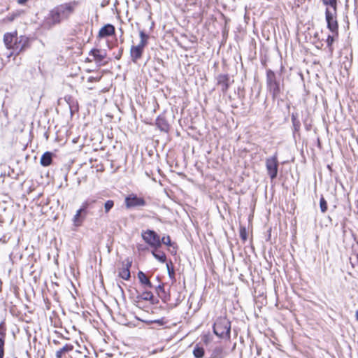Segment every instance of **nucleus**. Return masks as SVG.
<instances>
[{
	"mask_svg": "<svg viewBox=\"0 0 358 358\" xmlns=\"http://www.w3.org/2000/svg\"><path fill=\"white\" fill-rule=\"evenodd\" d=\"M217 85L223 93H226L229 87L230 78L228 74H220L217 77Z\"/></svg>",
	"mask_w": 358,
	"mask_h": 358,
	"instance_id": "obj_11",
	"label": "nucleus"
},
{
	"mask_svg": "<svg viewBox=\"0 0 358 358\" xmlns=\"http://www.w3.org/2000/svg\"><path fill=\"white\" fill-rule=\"evenodd\" d=\"M320 207L322 213H325L327 210V203L323 196L320 198Z\"/></svg>",
	"mask_w": 358,
	"mask_h": 358,
	"instance_id": "obj_26",
	"label": "nucleus"
},
{
	"mask_svg": "<svg viewBox=\"0 0 358 358\" xmlns=\"http://www.w3.org/2000/svg\"><path fill=\"white\" fill-rule=\"evenodd\" d=\"M92 55L96 63L101 64L102 61L106 57V52L105 50L93 49L90 52Z\"/></svg>",
	"mask_w": 358,
	"mask_h": 358,
	"instance_id": "obj_12",
	"label": "nucleus"
},
{
	"mask_svg": "<svg viewBox=\"0 0 358 358\" xmlns=\"http://www.w3.org/2000/svg\"><path fill=\"white\" fill-rule=\"evenodd\" d=\"M163 243L166 245H168V246H170L171 245V238L169 236H164L162 239H161V244Z\"/></svg>",
	"mask_w": 358,
	"mask_h": 358,
	"instance_id": "obj_29",
	"label": "nucleus"
},
{
	"mask_svg": "<svg viewBox=\"0 0 358 358\" xmlns=\"http://www.w3.org/2000/svg\"><path fill=\"white\" fill-rule=\"evenodd\" d=\"M28 0H17V2L20 5H24Z\"/></svg>",
	"mask_w": 358,
	"mask_h": 358,
	"instance_id": "obj_35",
	"label": "nucleus"
},
{
	"mask_svg": "<svg viewBox=\"0 0 358 358\" xmlns=\"http://www.w3.org/2000/svg\"><path fill=\"white\" fill-rule=\"evenodd\" d=\"M166 266H167V270H168V273H169V275L171 278H174V275H175V273H174V270L173 268H171L169 266V264H166Z\"/></svg>",
	"mask_w": 358,
	"mask_h": 358,
	"instance_id": "obj_32",
	"label": "nucleus"
},
{
	"mask_svg": "<svg viewBox=\"0 0 358 358\" xmlns=\"http://www.w3.org/2000/svg\"><path fill=\"white\" fill-rule=\"evenodd\" d=\"M6 327L4 326L3 322L0 323V337H2L3 338H5L6 337Z\"/></svg>",
	"mask_w": 358,
	"mask_h": 358,
	"instance_id": "obj_30",
	"label": "nucleus"
},
{
	"mask_svg": "<svg viewBox=\"0 0 358 358\" xmlns=\"http://www.w3.org/2000/svg\"><path fill=\"white\" fill-rule=\"evenodd\" d=\"M152 253V255L155 257V258L156 259H157L159 262H160L162 263H164L166 262V255L164 254V252H157L155 251H153Z\"/></svg>",
	"mask_w": 358,
	"mask_h": 358,
	"instance_id": "obj_23",
	"label": "nucleus"
},
{
	"mask_svg": "<svg viewBox=\"0 0 358 358\" xmlns=\"http://www.w3.org/2000/svg\"><path fill=\"white\" fill-rule=\"evenodd\" d=\"M338 37V35H336L335 33H332L331 35H328L326 43L327 45V47L331 52L334 51V48L332 47L333 43L335 41L336 39H337Z\"/></svg>",
	"mask_w": 358,
	"mask_h": 358,
	"instance_id": "obj_22",
	"label": "nucleus"
},
{
	"mask_svg": "<svg viewBox=\"0 0 358 358\" xmlns=\"http://www.w3.org/2000/svg\"><path fill=\"white\" fill-rule=\"evenodd\" d=\"M0 358H2V357H0Z\"/></svg>",
	"mask_w": 358,
	"mask_h": 358,
	"instance_id": "obj_40",
	"label": "nucleus"
},
{
	"mask_svg": "<svg viewBox=\"0 0 358 358\" xmlns=\"http://www.w3.org/2000/svg\"><path fill=\"white\" fill-rule=\"evenodd\" d=\"M113 207L114 201L113 200H107L103 205L104 213L108 214Z\"/></svg>",
	"mask_w": 358,
	"mask_h": 358,
	"instance_id": "obj_24",
	"label": "nucleus"
},
{
	"mask_svg": "<svg viewBox=\"0 0 358 358\" xmlns=\"http://www.w3.org/2000/svg\"><path fill=\"white\" fill-rule=\"evenodd\" d=\"M266 87L273 99L280 95V83L276 79L275 73L271 69L266 71Z\"/></svg>",
	"mask_w": 358,
	"mask_h": 358,
	"instance_id": "obj_5",
	"label": "nucleus"
},
{
	"mask_svg": "<svg viewBox=\"0 0 358 358\" xmlns=\"http://www.w3.org/2000/svg\"><path fill=\"white\" fill-rule=\"evenodd\" d=\"M78 5V1H73L55 6L44 17L41 22V27L45 29H50L63 21L69 20L74 13Z\"/></svg>",
	"mask_w": 358,
	"mask_h": 358,
	"instance_id": "obj_1",
	"label": "nucleus"
},
{
	"mask_svg": "<svg viewBox=\"0 0 358 358\" xmlns=\"http://www.w3.org/2000/svg\"><path fill=\"white\" fill-rule=\"evenodd\" d=\"M96 202L94 199H87L82 203L80 208L76 211L73 217V222L75 226H80L87 215V210L92 208Z\"/></svg>",
	"mask_w": 358,
	"mask_h": 358,
	"instance_id": "obj_4",
	"label": "nucleus"
},
{
	"mask_svg": "<svg viewBox=\"0 0 358 358\" xmlns=\"http://www.w3.org/2000/svg\"><path fill=\"white\" fill-rule=\"evenodd\" d=\"M241 237L242 238L243 240H246L247 236L245 230L241 231Z\"/></svg>",
	"mask_w": 358,
	"mask_h": 358,
	"instance_id": "obj_34",
	"label": "nucleus"
},
{
	"mask_svg": "<svg viewBox=\"0 0 358 358\" xmlns=\"http://www.w3.org/2000/svg\"><path fill=\"white\" fill-rule=\"evenodd\" d=\"M122 49L120 50V52L118 56H116L115 58L117 59H119L120 58L121 55H122Z\"/></svg>",
	"mask_w": 358,
	"mask_h": 358,
	"instance_id": "obj_36",
	"label": "nucleus"
},
{
	"mask_svg": "<svg viewBox=\"0 0 358 358\" xmlns=\"http://www.w3.org/2000/svg\"><path fill=\"white\" fill-rule=\"evenodd\" d=\"M139 36L141 38L140 42L137 45L135 46L143 51L144 48L148 43L149 36L146 34L143 31H140Z\"/></svg>",
	"mask_w": 358,
	"mask_h": 358,
	"instance_id": "obj_17",
	"label": "nucleus"
},
{
	"mask_svg": "<svg viewBox=\"0 0 358 358\" xmlns=\"http://www.w3.org/2000/svg\"><path fill=\"white\" fill-rule=\"evenodd\" d=\"M227 355L223 347L216 346L212 351L211 358H224Z\"/></svg>",
	"mask_w": 358,
	"mask_h": 358,
	"instance_id": "obj_15",
	"label": "nucleus"
},
{
	"mask_svg": "<svg viewBox=\"0 0 358 358\" xmlns=\"http://www.w3.org/2000/svg\"><path fill=\"white\" fill-rule=\"evenodd\" d=\"M5 338L0 337V357L3 358Z\"/></svg>",
	"mask_w": 358,
	"mask_h": 358,
	"instance_id": "obj_28",
	"label": "nucleus"
},
{
	"mask_svg": "<svg viewBox=\"0 0 358 358\" xmlns=\"http://www.w3.org/2000/svg\"><path fill=\"white\" fill-rule=\"evenodd\" d=\"M124 203L127 208L145 206L146 205V202L143 198L138 197L134 194L127 196L124 199Z\"/></svg>",
	"mask_w": 358,
	"mask_h": 358,
	"instance_id": "obj_9",
	"label": "nucleus"
},
{
	"mask_svg": "<svg viewBox=\"0 0 358 358\" xmlns=\"http://www.w3.org/2000/svg\"><path fill=\"white\" fill-rule=\"evenodd\" d=\"M152 322L158 324L159 325H164L165 324V322L164 321L163 319L156 320L152 321Z\"/></svg>",
	"mask_w": 358,
	"mask_h": 358,
	"instance_id": "obj_33",
	"label": "nucleus"
},
{
	"mask_svg": "<svg viewBox=\"0 0 358 358\" xmlns=\"http://www.w3.org/2000/svg\"><path fill=\"white\" fill-rule=\"evenodd\" d=\"M132 261L129 258L126 259L122 262V267L120 268L118 275L124 280H129L130 278V267L131 266Z\"/></svg>",
	"mask_w": 358,
	"mask_h": 358,
	"instance_id": "obj_10",
	"label": "nucleus"
},
{
	"mask_svg": "<svg viewBox=\"0 0 358 358\" xmlns=\"http://www.w3.org/2000/svg\"><path fill=\"white\" fill-rule=\"evenodd\" d=\"M231 331V322L224 317L217 319L213 325V332L220 338H229Z\"/></svg>",
	"mask_w": 358,
	"mask_h": 358,
	"instance_id": "obj_3",
	"label": "nucleus"
},
{
	"mask_svg": "<svg viewBox=\"0 0 358 358\" xmlns=\"http://www.w3.org/2000/svg\"><path fill=\"white\" fill-rule=\"evenodd\" d=\"M76 352L83 354V349L77 350Z\"/></svg>",
	"mask_w": 358,
	"mask_h": 358,
	"instance_id": "obj_38",
	"label": "nucleus"
},
{
	"mask_svg": "<svg viewBox=\"0 0 358 358\" xmlns=\"http://www.w3.org/2000/svg\"><path fill=\"white\" fill-rule=\"evenodd\" d=\"M143 51L132 45L130 49V57L133 62L136 63L142 57Z\"/></svg>",
	"mask_w": 358,
	"mask_h": 358,
	"instance_id": "obj_14",
	"label": "nucleus"
},
{
	"mask_svg": "<svg viewBox=\"0 0 358 358\" xmlns=\"http://www.w3.org/2000/svg\"><path fill=\"white\" fill-rule=\"evenodd\" d=\"M138 278L143 285L150 288L152 287L151 282L143 271H139L138 273Z\"/></svg>",
	"mask_w": 358,
	"mask_h": 358,
	"instance_id": "obj_20",
	"label": "nucleus"
},
{
	"mask_svg": "<svg viewBox=\"0 0 358 358\" xmlns=\"http://www.w3.org/2000/svg\"><path fill=\"white\" fill-rule=\"evenodd\" d=\"M73 350V346L71 344L66 343L62 348L56 352V358H62V357L67 352Z\"/></svg>",
	"mask_w": 358,
	"mask_h": 358,
	"instance_id": "obj_18",
	"label": "nucleus"
},
{
	"mask_svg": "<svg viewBox=\"0 0 358 358\" xmlns=\"http://www.w3.org/2000/svg\"><path fill=\"white\" fill-rule=\"evenodd\" d=\"M156 125L162 131L168 132L169 130V124L164 117H157L156 120Z\"/></svg>",
	"mask_w": 358,
	"mask_h": 358,
	"instance_id": "obj_16",
	"label": "nucleus"
},
{
	"mask_svg": "<svg viewBox=\"0 0 358 358\" xmlns=\"http://www.w3.org/2000/svg\"><path fill=\"white\" fill-rule=\"evenodd\" d=\"M154 296L152 293L150 291H145L141 294V299L145 301H151L152 300Z\"/></svg>",
	"mask_w": 358,
	"mask_h": 358,
	"instance_id": "obj_25",
	"label": "nucleus"
},
{
	"mask_svg": "<svg viewBox=\"0 0 358 358\" xmlns=\"http://www.w3.org/2000/svg\"><path fill=\"white\" fill-rule=\"evenodd\" d=\"M292 120L293 125H294L295 129L298 130L299 129V127H300V123H299V122L298 120H296L294 115H292Z\"/></svg>",
	"mask_w": 358,
	"mask_h": 358,
	"instance_id": "obj_31",
	"label": "nucleus"
},
{
	"mask_svg": "<svg viewBox=\"0 0 358 358\" xmlns=\"http://www.w3.org/2000/svg\"><path fill=\"white\" fill-rule=\"evenodd\" d=\"M336 9L334 12L329 10V8L326 9L325 18L327 24V28L331 33H335L338 35V24L336 17Z\"/></svg>",
	"mask_w": 358,
	"mask_h": 358,
	"instance_id": "obj_7",
	"label": "nucleus"
},
{
	"mask_svg": "<svg viewBox=\"0 0 358 358\" xmlns=\"http://www.w3.org/2000/svg\"><path fill=\"white\" fill-rule=\"evenodd\" d=\"M3 41L6 48L12 50L8 55V57L20 54L29 45V38L24 36H17L16 32L5 34Z\"/></svg>",
	"mask_w": 358,
	"mask_h": 358,
	"instance_id": "obj_2",
	"label": "nucleus"
},
{
	"mask_svg": "<svg viewBox=\"0 0 358 358\" xmlns=\"http://www.w3.org/2000/svg\"><path fill=\"white\" fill-rule=\"evenodd\" d=\"M115 27L110 24H108L101 28L99 32V36L101 38L106 37L114 34Z\"/></svg>",
	"mask_w": 358,
	"mask_h": 358,
	"instance_id": "obj_13",
	"label": "nucleus"
},
{
	"mask_svg": "<svg viewBox=\"0 0 358 358\" xmlns=\"http://www.w3.org/2000/svg\"><path fill=\"white\" fill-rule=\"evenodd\" d=\"M195 358H202L204 356V348L200 344H196L192 352Z\"/></svg>",
	"mask_w": 358,
	"mask_h": 358,
	"instance_id": "obj_21",
	"label": "nucleus"
},
{
	"mask_svg": "<svg viewBox=\"0 0 358 358\" xmlns=\"http://www.w3.org/2000/svg\"><path fill=\"white\" fill-rule=\"evenodd\" d=\"M143 241L150 247L157 248L161 246V239L159 236L153 230H145L141 233Z\"/></svg>",
	"mask_w": 358,
	"mask_h": 358,
	"instance_id": "obj_6",
	"label": "nucleus"
},
{
	"mask_svg": "<svg viewBox=\"0 0 358 358\" xmlns=\"http://www.w3.org/2000/svg\"><path fill=\"white\" fill-rule=\"evenodd\" d=\"M52 153L50 152H45L41 158V164L43 166H48L52 163Z\"/></svg>",
	"mask_w": 358,
	"mask_h": 358,
	"instance_id": "obj_19",
	"label": "nucleus"
},
{
	"mask_svg": "<svg viewBox=\"0 0 358 358\" xmlns=\"http://www.w3.org/2000/svg\"><path fill=\"white\" fill-rule=\"evenodd\" d=\"M266 167L267 173L270 178H271V180L275 178L278 174V157L276 153L271 157L266 159Z\"/></svg>",
	"mask_w": 358,
	"mask_h": 358,
	"instance_id": "obj_8",
	"label": "nucleus"
},
{
	"mask_svg": "<svg viewBox=\"0 0 358 358\" xmlns=\"http://www.w3.org/2000/svg\"><path fill=\"white\" fill-rule=\"evenodd\" d=\"M356 320L358 321V310L355 313Z\"/></svg>",
	"mask_w": 358,
	"mask_h": 358,
	"instance_id": "obj_39",
	"label": "nucleus"
},
{
	"mask_svg": "<svg viewBox=\"0 0 358 358\" xmlns=\"http://www.w3.org/2000/svg\"><path fill=\"white\" fill-rule=\"evenodd\" d=\"M158 290H164V285H159L157 288Z\"/></svg>",
	"mask_w": 358,
	"mask_h": 358,
	"instance_id": "obj_37",
	"label": "nucleus"
},
{
	"mask_svg": "<svg viewBox=\"0 0 358 358\" xmlns=\"http://www.w3.org/2000/svg\"><path fill=\"white\" fill-rule=\"evenodd\" d=\"M324 5L330 6L335 10L336 9V0H322Z\"/></svg>",
	"mask_w": 358,
	"mask_h": 358,
	"instance_id": "obj_27",
	"label": "nucleus"
}]
</instances>
